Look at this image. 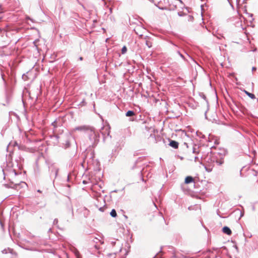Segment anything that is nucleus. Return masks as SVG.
Returning a JSON list of instances; mask_svg holds the SVG:
<instances>
[{"instance_id": "bb28decb", "label": "nucleus", "mask_w": 258, "mask_h": 258, "mask_svg": "<svg viewBox=\"0 0 258 258\" xmlns=\"http://www.w3.org/2000/svg\"><path fill=\"white\" fill-rule=\"evenodd\" d=\"M104 207H100L99 210V211H101V212H103L104 211Z\"/></svg>"}, {"instance_id": "20e7f679", "label": "nucleus", "mask_w": 258, "mask_h": 258, "mask_svg": "<svg viewBox=\"0 0 258 258\" xmlns=\"http://www.w3.org/2000/svg\"><path fill=\"white\" fill-rule=\"evenodd\" d=\"M91 128H92V127H90L89 126L84 125L77 126L75 128H74L73 130L74 131H80V132H87L88 133V130H90Z\"/></svg>"}, {"instance_id": "5fc2aeb1", "label": "nucleus", "mask_w": 258, "mask_h": 258, "mask_svg": "<svg viewBox=\"0 0 258 258\" xmlns=\"http://www.w3.org/2000/svg\"><path fill=\"white\" fill-rule=\"evenodd\" d=\"M18 185H19V184H15V186H18Z\"/></svg>"}, {"instance_id": "c756f323", "label": "nucleus", "mask_w": 258, "mask_h": 258, "mask_svg": "<svg viewBox=\"0 0 258 258\" xmlns=\"http://www.w3.org/2000/svg\"><path fill=\"white\" fill-rule=\"evenodd\" d=\"M12 171H13V172H14V174H15V175H18L17 172L16 171V170H15V169H13V170H12Z\"/></svg>"}, {"instance_id": "cd10ccee", "label": "nucleus", "mask_w": 258, "mask_h": 258, "mask_svg": "<svg viewBox=\"0 0 258 258\" xmlns=\"http://www.w3.org/2000/svg\"><path fill=\"white\" fill-rule=\"evenodd\" d=\"M208 109H207V110L206 111L205 113V118H206V119H208V117H207V111H208Z\"/></svg>"}, {"instance_id": "58836bf2", "label": "nucleus", "mask_w": 258, "mask_h": 258, "mask_svg": "<svg viewBox=\"0 0 258 258\" xmlns=\"http://www.w3.org/2000/svg\"><path fill=\"white\" fill-rule=\"evenodd\" d=\"M199 158L198 157H195V161H197L198 160Z\"/></svg>"}, {"instance_id": "603ef678", "label": "nucleus", "mask_w": 258, "mask_h": 258, "mask_svg": "<svg viewBox=\"0 0 258 258\" xmlns=\"http://www.w3.org/2000/svg\"><path fill=\"white\" fill-rule=\"evenodd\" d=\"M0 223H1V225H2V226H3V225L2 223V222L0 221Z\"/></svg>"}, {"instance_id": "f704fd0d", "label": "nucleus", "mask_w": 258, "mask_h": 258, "mask_svg": "<svg viewBox=\"0 0 258 258\" xmlns=\"http://www.w3.org/2000/svg\"><path fill=\"white\" fill-rule=\"evenodd\" d=\"M192 152L194 153H196V148L195 147L193 148Z\"/></svg>"}, {"instance_id": "a878e982", "label": "nucleus", "mask_w": 258, "mask_h": 258, "mask_svg": "<svg viewBox=\"0 0 258 258\" xmlns=\"http://www.w3.org/2000/svg\"><path fill=\"white\" fill-rule=\"evenodd\" d=\"M158 8L159 9L162 10H167V8L166 7H158Z\"/></svg>"}, {"instance_id": "13d9d810", "label": "nucleus", "mask_w": 258, "mask_h": 258, "mask_svg": "<svg viewBox=\"0 0 258 258\" xmlns=\"http://www.w3.org/2000/svg\"><path fill=\"white\" fill-rule=\"evenodd\" d=\"M124 217H125V218H127V217L126 216H125V215H124Z\"/></svg>"}, {"instance_id": "37998d69", "label": "nucleus", "mask_w": 258, "mask_h": 258, "mask_svg": "<svg viewBox=\"0 0 258 258\" xmlns=\"http://www.w3.org/2000/svg\"><path fill=\"white\" fill-rule=\"evenodd\" d=\"M150 2H151V3H154V0H149Z\"/></svg>"}, {"instance_id": "774afa93", "label": "nucleus", "mask_w": 258, "mask_h": 258, "mask_svg": "<svg viewBox=\"0 0 258 258\" xmlns=\"http://www.w3.org/2000/svg\"><path fill=\"white\" fill-rule=\"evenodd\" d=\"M103 1H104V0H102Z\"/></svg>"}, {"instance_id": "e433bc0d", "label": "nucleus", "mask_w": 258, "mask_h": 258, "mask_svg": "<svg viewBox=\"0 0 258 258\" xmlns=\"http://www.w3.org/2000/svg\"><path fill=\"white\" fill-rule=\"evenodd\" d=\"M115 241H112L111 242V244L114 246L115 244Z\"/></svg>"}, {"instance_id": "338daca9", "label": "nucleus", "mask_w": 258, "mask_h": 258, "mask_svg": "<svg viewBox=\"0 0 258 258\" xmlns=\"http://www.w3.org/2000/svg\"><path fill=\"white\" fill-rule=\"evenodd\" d=\"M237 2H238V0H236Z\"/></svg>"}, {"instance_id": "a19ab883", "label": "nucleus", "mask_w": 258, "mask_h": 258, "mask_svg": "<svg viewBox=\"0 0 258 258\" xmlns=\"http://www.w3.org/2000/svg\"><path fill=\"white\" fill-rule=\"evenodd\" d=\"M188 209L189 210H191L192 209V207H191V206L189 207L188 208Z\"/></svg>"}, {"instance_id": "7c9ffc66", "label": "nucleus", "mask_w": 258, "mask_h": 258, "mask_svg": "<svg viewBox=\"0 0 258 258\" xmlns=\"http://www.w3.org/2000/svg\"><path fill=\"white\" fill-rule=\"evenodd\" d=\"M67 181H68V182H70V175H68Z\"/></svg>"}, {"instance_id": "0e129e2a", "label": "nucleus", "mask_w": 258, "mask_h": 258, "mask_svg": "<svg viewBox=\"0 0 258 258\" xmlns=\"http://www.w3.org/2000/svg\"><path fill=\"white\" fill-rule=\"evenodd\" d=\"M184 144L187 146V144L186 143H184Z\"/></svg>"}, {"instance_id": "79ce46f5", "label": "nucleus", "mask_w": 258, "mask_h": 258, "mask_svg": "<svg viewBox=\"0 0 258 258\" xmlns=\"http://www.w3.org/2000/svg\"><path fill=\"white\" fill-rule=\"evenodd\" d=\"M3 170V173H4V176H5V175H6V174H5V172L4 169H3V170ZM5 177V176H4V177Z\"/></svg>"}, {"instance_id": "c85d7f7f", "label": "nucleus", "mask_w": 258, "mask_h": 258, "mask_svg": "<svg viewBox=\"0 0 258 258\" xmlns=\"http://www.w3.org/2000/svg\"><path fill=\"white\" fill-rule=\"evenodd\" d=\"M256 70V67H253L252 68V72L255 71Z\"/></svg>"}, {"instance_id": "423d86ee", "label": "nucleus", "mask_w": 258, "mask_h": 258, "mask_svg": "<svg viewBox=\"0 0 258 258\" xmlns=\"http://www.w3.org/2000/svg\"><path fill=\"white\" fill-rule=\"evenodd\" d=\"M212 159H213V156H211V154H210V155H207V156L205 157L204 161L208 163L209 164V166H213V164L214 163Z\"/></svg>"}, {"instance_id": "6e6552de", "label": "nucleus", "mask_w": 258, "mask_h": 258, "mask_svg": "<svg viewBox=\"0 0 258 258\" xmlns=\"http://www.w3.org/2000/svg\"><path fill=\"white\" fill-rule=\"evenodd\" d=\"M222 231L224 233L228 235H230L232 234V231L230 228L226 226H225L222 228Z\"/></svg>"}, {"instance_id": "4be33fe9", "label": "nucleus", "mask_w": 258, "mask_h": 258, "mask_svg": "<svg viewBox=\"0 0 258 258\" xmlns=\"http://www.w3.org/2000/svg\"><path fill=\"white\" fill-rule=\"evenodd\" d=\"M188 21H192L194 20V17L190 15H188Z\"/></svg>"}, {"instance_id": "bf43d9fd", "label": "nucleus", "mask_w": 258, "mask_h": 258, "mask_svg": "<svg viewBox=\"0 0 258 258\" xmlns=\"http://www.w3.org/2000/svg\"><path fill=\"white\" fill-rule=\"evenodd\" d=\"M110 12L111 13V12H112V9H110Z\"/></svg>"}, {"instance_id": "b1692460", "label": "nucleus", "mask_w": 258, "mask_h": 258, "mask_svg": "<svg viewBox=\"0 0 258 258\" xmlns=\"http://www.w3.org/2000/svg\"><path fill=\"white\" fill-rule=\"evenodd\" d=\"M238 212L240 213V218L244 216V211H241L239 210Z\"/></svg>"}, {"instance_id": "f8f14e48", "label": "nucleus", "mask_w": 258, "mask_h": 258, "mask_svg": "<svg viewBox=\"0 0 258 258\" xmlns=\"http://www.w3.org/2000/svg\"><path fill=\"white\" fill-rule=\"evenodd\" d=\"M142 157H139L138 159L136 161V162L134 163V166L132 167V169H134L136 168V166L142 160Z\"/></svg>"}, {"instance_id": "aec40b11", "label": "nucleus", "mask_w": 258, "mask_h": 258, "mask_svg": "<svg viewBox=\"0 0 258 258\" xmlns=\"http://www.w3.org/2000/svg\"><path fill=\"white\" fill-rule=\"evenodd\" d=\"M177 14L180 17H182L185 15V14L182 12H178Z\"/></svg>"}, {"instance_id": "9d476101", "label": "nucleus", "mask_w": 258, "mask_h": 258, "mask_svg": "<svg viewBox=\"0 0 258 258\" xmlns=\"http://www.w3.org/2000/svg\"><path fill=\"white\" fill-rule=\"evenodd\" d=\"M135 112L133 110H129L125 113V116L127 117H132L135 116Z\"/></svg>"}, {"instance_id": "ddd939ff", "label": "nucleus", "mask_w": 258, "mask_h": 258, "mask_svg": "<svg viewBox=\"0 0 258 258\" xmlns=\"http://www.w3.org/2000/svg\"><path fill=\"white\" fill-rule=\"evenodd\" d=\"M244 92L250 98L253 99L255 98V96L254 94L251 93H250L247 91H245V90H244Z\"/></svg>"}, {"instance_id": "a211bd4d", "label": "nucleus", "mask_w": 258, "mask_h": 258, "mask_svg": "<svg viewBox=\"0 0 258 258\" xmlns=\"http://www.w3.org/2000/svg\"><path fill=\"white\" fill-rule=\"evenodd\" d=\"M177 53L179 55V56L183 59L185 61L186 60L185 57H184V56L181 53V52L179 51V50H177Z\"/></svg>"}, {"instance_id": "c03bdc74", "label": "nucleus", "mask_w": 258, "mask_h": 258, "mask_svg": "<svg viewBox=\"0 0 258 258\" xmlns=\"http://www.w3.org/2000/svg\"><path fill=\"white\" fill-rule=\"evenodd\" d=\"M171 44H172V45H173L174 46H176V47H177V46L176 44H175L174 43H173V42H171Z\"/></svg>"}, {"instance_id": "f03ea898", "label": "nucleus", "mask_w": 258, "mask_h": 258, "mask_svg": "<svg viewBox=\"0 0 258 258\" xmlns=\"http://www.w3.org/2000/svg\"><path fill=\"white\" fill-rule=\"evenodd\" d=\"M46 163L48 166L50 177H51L54 175V178H56L58 175L59 168L54 163H51L47 161H46Z\"/></svg>"}, {"instance_id": "de8ad7c7", "label": "nucleus", "mask_w": 258, "mask_h": 258, "mask_svg": "<svg viewBox=\"0 0 258 258\" xmlns=\"http://www.w3.org/2000/svg\"><path fill=\"white\" fill-rule=\"evenodd\" d=\"M154 4L155 6H156L157 7H159V6H158V5H157L156 4H155V3H154Z\"/></svg>"}, {"instance_id": "f3484780", "label": "nucleus", "mask_w": 258, "mask_h": 258, "mask_svg": "<svg viewBox=\"0 0 258 258\" xmlns=\"http://www.w3.org/2000/svg\"><path fill=\"white\" fill-rule=\"evenodd\" d=\"M121 51L122 54H125L127 51V47L125 46H123L121 48Z\"/></svg>"}, {"instance_id": "4c0bfd02", "label": "nucleus", "mask_w": 258, "mask_h": 258, "mask_svg": "<svg viewBox=\"0 0 258 258\" xmlns=\"http://www.w3.org/2000/svg\"><path fill=\"white\" fill-rule=\"evenodd\" d=\"M87 182L86 181V180H83V183L84 184H87Z\"/></svg>"}, {"instance_id": "9b49d317", "label": "nucleus", "mask_w": 258, "mask_h": 258, "mask_svg": "<svg viewBox=\"0 0 258 258\" xmlns=\"http://www.w3.org/2000/svg\"><path fill=\"white\" fill-rule=\"evenodd\" d=\"M86 101H85V98H83L81 101V102L78 104H77V106L79 108H80V107H82V106H84L86 105Z\"/></svg>"}, {"instance_id": "39448f33", "label": "nucleus", "mask_w": 258, "mask_h": 258, "mask_svg": "<svg viewBox=\"0 0 258 258\" xmlns=\"http://www.w3.org/2000/svg\"><path fill=\"white\" fill-rule=\"evenodd\" d=\"M212 160L214 163H216L219 166L222 165L224 163V160L222 158L219 159L217 157L213 156V159Z\"/></svg>"}, {"instance_id": "69168bd1", "label": "nucleus", "mask_w": 258, "mask_h": 258, "mask_svg": "<svg viewBox=\"0 0 258 258\" xmlns=\"http://www.w3.org/2000/svg\"><path fill=\"white\" fill-rule=\"evenodd\" d=\"M58 258H61V256H58Z\"/></svg>"}, {"instance_id": "052dcab7", "label": "nucleus", "mask_w": 258, "mask_h": 258, "mask_svg": "<svg viewBox=\"0 0 258 258\" xmlns=\"http://www.w3.org/2000/svg\"><path fill=\"white\" fill-rule=\"evenodd\" d=\"M113 192H117V190H114Z\"/></svg>"}, {"instance_id": "8fccbe9b", "label": "nucleus", "mask_w": 258, "mask_h": 258, "mask_svg": "<svg viewBox=\"0 0 258 258\" xmlns=\"http://www.w3.org/2000/svg\"><path fill=\"white\" fill-rule=\"evenodd\" d=\"M153 136H154V135H153V134L150 135V137H153Z\"/></svg>"}, {"instance_id": "4468645a", "label": "nucleus", "mask_w": 258, "mask_h": 258, "mask_svg": "<svg viewBox=\"0 0 258 258\" xmlns=\"http://www.w3.org/2000/svg\"><path fill=\"white\" fill-rule=\"evenodd\" d=\"M110 216L113 218H115L117 217V213L116 210L115 209H112L110 212Z\"/></svg>"}, {"instance_id": "4d7b16f0", "label": "nucleus", "mask_w": 258, "mask_h": 258, "mask_svg": "<svg viewBox=\"0 0 258 258\" xmlns=\"http://www.w3.org/2000/svg\"><path fill=\"white\" fill-rule=\"evenodd\" d=\"M235 247L236 249H238V247H237V246H235Z\"/></svg>"}, {"instance_id": "49530a36", "label": "nucleus", "mask_w": 258, "mask_h": 258, "mask_svg": "<svg viewBox=\"0 0 258 258\" xmlns=\"http://www.w3.org/2000/svg\"><path fill=\"white\" fill-rule=\"evenodd\" d=\"M15 145L18 146V144H17V142H15Z\"/></svg>"}, {"instance_id": "0eeeda50", "label": "nucleus", "mask_w": 258, "mask_h": 258, "mask_svg": "<svg viewBox=\"0 0 258 258\" xmlns=\"http://www.w3.org/2000/svg\"><path fill=\"white\" fill-rule=\"evenodd\" d=\"M169 145L173 148L174 149H177L178 147V145H179V143L176 141H174V140H171V139H169Z\"/></svg>"}, {"instance_id": "dca6fc26", "label": "nucleus", "mask_w": 258, "mask_h": 258, "mask_svg": "<svg viewBox=\"0 0 258 258\" xmlns=\"http://www.w3.org/2000/svg\"><path fill=\"white\" fill-rule=\"evenodd\" d=\"M58 219L57 218H55L53 220V224L54 225H56L57 228L61 229V228H60L58 225Z\"/></svg>"}, {"instance_id": "09e8293b", "label": "nucleus", "mask_w": 258, "mask_h": 258, "mask_svg": "<svg viewBox=\"0 0 258 258\" xmlns=\"http://www.w3.org/2000/svg\"><path fill=\"white\" fill-rule=\"evenodd\" d=\"M67 186H68V187H71V185H70V184H67Z\"/></svg>"}, {"instance_id": "6ab92c4d", "label": "nucleus", "mask_w": 258, "mask_h": 258, "mask_svg": "<svg viewBox=\"0 0 258 258\" xmlns=\"http://www.w3.org/2000/svg\"><path fill=\"white\" fill-rule=\"evenodd\" d=\"M146 45L149 47V48H150L152 46V42L149 41H146Z\"/></svg>"}, {"instance_id": "7ed1b4c3", "label": "nucleus", "mask_w": 258, "mask_h": 258, "mask_svg": "<svg viewBox=\"0 0 258 258\" xmlns=\"http://www.w3.org/2000/svg\"><path fill=\"white\" fill-rule=\"evenodd\" d=\"M234 104L237 108L239 110V111H240L243 114L247 115H252L248 110L240 103L234 102Z\"/></svg>"}, {"instance_id": "2eb2a0df", "label": "nucleus", "mask_w": 258, "mask_h": 258, "mask_svg": "<svg viewBox=\"0 0 258 258\" xmlns=\"http://www.w3.org/2000/svg\"><path fill=\"white\" fill-rule=\"evenodd\" d=\"M70 147V142L69 140L66 141V143L64 145V148L65 149L69 148Z\"/></svg>"}, {"instance_id": "c9c22d12", "label": "nucleus", "mask_w": 258, "mask_h": 258, "mask_svg": "<svg viewBox=\"0 0 258 258\" xmlns=\"http://www.w3.org/2000/svg\"><path fill=\"white\" fill-rule=\"evenodd\" d=\"M79 59L80 60H83V57H82V56H80V57H79Z\"/></svg>"}, {"instance_id": "a18cd8bd", "label": "nucleus", "mask_w": 258, "mask_h": 258, "mask_svg": "<svg viewBox=\"0 0 258 258\" xmlns=\"http://www.w3.org/2000/svg\"><path fill=\"white\" fill-rule=\"evenodd\" d=\"M143 169H142V170H141L140 171V173L141 174H142V171H143Z\"/></svg>"}, {"instance_id": "6e6d98bb", "label": "nucleus", "mask_w": 258, "mask_h": 258, "mask_svg": "<svg viewBox=\"0 0 258 258\" xmlns=\"http://www.w3.org/2000/svg\"><path fill=\"white\" fill-rule=\"evenodd\" d=\"M159 253H157L156 255H155V256H157L158 255Z\"/></svg>"}, {"instance_id": "5701e85b", "label": "nucleus", "mask_w": 258, "mask_h": 258, "mask_svg": "<svg viewBox=\"0 0 258 258\" xmlns=\"http://www.w3.org/2000/svg\"><path fill=\"white\" fill-rule=\"evenodd\" d=\"M56 123L57 121L56 120H55L52 122L51 125H53L54 127H56L57 126Z\"/></svg>"}, {"instance_id": "864d4df0", "label": "nucleus", "mask_w": 258, "mask_h": 258, "mask_svg": "<svg viewBox=\"0 0 258 258\" xmlns=\"http://www.w3.org/2000/svg\"><path fill=\"white\" fill-rule=\"evenodd\" d=\"M37 191H38V192H41V191H40V189H38V190H37Z\"/></svg>"}, {"instance_id": "2f4dec72", "label": "nucleus", "mask_w": 258, "mask_h": 258, "mask_svg": "<svg viewBox=\"0 0 258 258\" xmlns=\"http://www.w3.org/2000/svg\"><path fill=\"white\" fill-rule=\"evenodd\" d=\"M5 186H6L7 187H8V188H9V187L14 188V187H12V186H10V185H9V184H5Z\"/></svg>"}, {"instance_id": "f257e3e1", "label": "nucleus", "mask_w": 258, "mask_h": 258, "mask_svg": "<svg viewBox=\"0 0 258 258\" xmlns=\"http://www.w3.org/2000/svg\"><path fill=\"white\" fill-rule=\"evenodd\" d=\"M87 134L88 135L89 147L94 148L99 141V135L98 132L95 131L94 128L88 130Z\"/></svg>"}, {"instance_id": "473e14b6", "label": "nucleus", "mask_w": 258, "mask_h": 258, "mask_svg": "<svg viewBox=\"0 0 258 258\" xmlns=\"http://www.w3.org/2000/svg\"><path fill=\"white\" fill-rule=\"evenodd\" d=\"M247 14L248 15V16L249 17H252V16H253V14H252L247 13Z\"/></svg>"}, {"instance_id": "412c9836", "label": "nucleus", "mask_w": 258, "mask_h": 258, "mask_svg": "<svg viewBox=\"0 0 258 258\" xmlns=\"http://www.w3.org/2000/svg\"><path fill=\"white\" fill-rule=\"evenodd\" d=\"M205 169L208 172H211L212 171V168H211V166L209 167H208L207 166H205Z\"/></svg>"}, {"instance_id": "e2e57ef3", "label": "nucleus", "mask_w": 258, "mask_h": 258, "mask_svg": "<svg viewBox=\"0 0 258 258\" xmlns=\"http://www.w3.org/2000/svg\"><path fill=\"white\" fill-rule=\"evenodd\" d=\"M179 2H180V3H182V1H181V0H179Z\"/></svg>"}, {"instance_id": "3c124183", "label": "nucleus", "mask_w": 258, "mask_h": 258, "mask_svg": "<svg viewBox=\"0 0 258 258\" xmlns=\"http://www.w3.org/2000/svg\"><path fill=\"white\" fill-rule=\"evenodd\" d=\"M107 136H110V134H109V133H107Z\"/></svg>"}, {"instance_id": "1a4fd4ad", "label": "nucleus", "mask_w": 258, "mask_h": 258, "mask_svg": "<svg viewBox=\"0 0 258 258\" xmlns=\"http://www.w3.org/2000/svg\"><path fill=\"white\" fill-rule=\"evenodd\" d=\"M194 182V178L191 176H187L185 177L184 183L185 184H189Z\"/></svg>"}, {"instance_id": "680f3d73", "label": "nucleus", "mask_w": 258, "mask_h": 258, "mask_svg": "<svg viewBox=\"0 0 258 258\" xmlns=\"http://www.w3.org/2000/svg\"><path fill=\"white\" fill-rule=\"evenodd\" d=\"M205 136H204H204H203V137H202V138H205Z\"/></svg>"}, {"instance_id": "393cba45", "label": "nucleus", "mask_w": 258, "mask_h": 258, "mask_svg": "<svg viewBox=\"0 0 258 258\" xmlns=\"http://www.w3.org/2000/svg\"><path fill=\"white\" fill-rule=\"evenodd\" d=\"M201 96L207 102H208V100H207V98H206V96L204 94H202V95Z\"/></svg>"}, {"instance_id": "ea45409f", "label": "nucleus", "mask_w": 258, "mask_h": 258, "mask_svg": "<svg viewBox=\"0 0 258 258\" xmlns=\"http://www.w3.org/2000/svg\"><path fill=\"white\" fill-rule=\"evenodd\" d=\"M228 1L229 2L230 5H231V6L233 8V6L232 5V4L230 2L229 0H228Z\"/></svg>"}, {"instance_id": "72a5a7b5", "label": "nucleus", "mask_w": 258, "mask_h": 258, "mask_svg": "<svg viewBox=\"0 0 258 258\" xmlns=\"http://www.w3.org/2000/svg\"><path fill=\"white\" fill-rule=\"evenodd\" d=\"M2 252L3 253H7V250L5 249H4L3 251H2Z\"/></svg>"}]
</instances>
